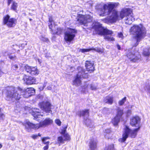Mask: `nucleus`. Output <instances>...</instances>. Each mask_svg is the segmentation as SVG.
I'll use <instances>...</instances> for the list:
<instances>
[{
    "mask_svg": "<svg viewBox=\"0 0 150 150\" xmlns=\"http://www.w3.org/2000/svg\"><path fill=\"white\" fill-rule=\"evenodd\" d=\"M142 54L145 56H149L150 55V48L148 47L144 48L143 50Z\"/></svg>",
    "mask_w": 150,
    "mask_h": 150,
    "instance_id": "nucleus-27",
    "label": "nucleus"
},
{
    "mask_svg": "<svg viewBox=\"0 0 150 150\" xmlns=\"http://www.w3.org/2000/svg\"><path fill=\"white\" fill-rule=\"evenodd\" d=\"M16 46H18L17 45H15Z\"/></svg>",
    "mask_w": 150,
    "mask_h": 150,
    "instance_id": "nucleus-57",
    "label": "nucleus"
},
{
    "mask_svg": "<svg viewBox=\"0 0 150 150\" xmlns=\"http://www.w3.org/2000/svg\"><path fill=\"white\" fill-rule=\"evenodd\" d=\"M99 15L100 16H104L109 15L110 16L106 19L108 23H112L115 22L117 20L121 19V13L122 11L119 12L116 10H98Z\"/></svg>",
    "mask_w": 150,
    "mask_h": 150,
    "instance_id": "nucleus-3",
    "label": "nucleus"
},
{
    "mask_svg": "<svg viewBox=\"0 0 150 150\" xmlns=\"http://www.w3.org/2000/svg\"><path fill=\"white\" fill-rule=\"evenodd\" d=\"M117 48L119 50H120L121 49V47L119 45H117Z\"/></svg>",
    "mask_w": 150,
    "mask_h": 150,
    "instance_id": "nucleus-51",
    "label": "nucleus"
},
{
    "mask_svg": "<svg viewBox=\"0 0 150 150\" xmlns=\"http://www.w3.org/2000/svg\"><path fill=\"white\" fill-rule=\"evenodd\" d=\"M50 55H48L47 57H50Z\"/></svg>",
    "mask_w": 150,
    "mask_h": 150,
    "instance_id": "nucleus-59",
    "label": "nucleus"
},
{
    "mask_svg": "<svg viewBox=\"0 0 150 150\" xmlns=\"http://www.w3.org/2000/svg\"><path fill=\"white\" fill-rule=\"evenodd\" d=\"M97 141L95 138H91L89 141V147L90 150H96Z\"/></svg>",
    "mask_w": 150,
    "mask_h": 150,
    "instance_id": "nucleus-21",
    "label": "nucleus"
},
{
    "mask_svg": "<svg viewBox=\"0 0 150 150\" xmlns=\"http://www.w3.org/2000/svg\"><path fill=\"white\" fill-rule=\"evenodd\" d=\"M42 139H43V141L44 142V140L45 139L46 140L47 139H49L50 138H49V137H44V138H42Z\"/></svg>",
    "mask_w": 150,
    "mask_h": 150,
    "instance_id": "nucleus-49",
    "label": "nucleus"
},
{
    "mask_svg": "<svg viewBox=\"0 0 150 150\" xmlns=\"http://www.w3.org/2000/svg\"><path fill=\"white\" fill-rule=\"evenodd\" d=\"M39 106L40 108L46 113H52L51 109L53 107L50 102L48 101H43L40 103Z\"/></svg>",
    "mask_w": 150,
    "mask_h": 150,
    "instance_id": "nucleus-13",
    "label": "nucleus"
},
{
    "mask_svg": "<svg viewBox=\"0 0 150 150\" xmlns=\"http://www.w3.org/2000/svg\"><path fill=\"white\" fill-rule=\"evenodd\" d=\"M52 32L53 34H57L58 35H59L61 34L63 32V29H62L61 28H58L57 29V31L56 32H53L52 31H51Z\"/></svg>",
    "mask_w": 150,
    "mask_h": 150,
    "instance_id": "nucleus-31",
    "label": "nucleus"
},
{
    "mask_svg": "<svg viewBox=\"0 0 150 150\" xmlns=\"http://www.w3.org/2000/svg\"><path fill=\"white\" fill-rule=\"evenodd\" d=\"M132 10H122L121 13V19L125 17V22L126 23L130 24L134 21V18L133 16Z\"/></svg>",
    "mask_w": 150,
    "mask_h": 150,
    "instance_id": "nucleus-8",
    "label": "nucleus"
},
{
    "mask_svg": "<svg viewBox=\"0 0 150 150\" xmlns=\"http://www.w3.org/2000/svg\"><path fill=\"white\" fill-rule=\"evenodd\" d=\"M86 11L87 12H88V11Z\"/></svg>",
    "mask_w": 150,
    "mask_h": 150,
    "instance_id": "nucleus-58",
    "label": "nucleus"
},
{
    "mask_svg": "<svg viewBox=\"0 0 150 150\" xmlns=\"http://www.w3.org/2000/svg\"><path fill=\"white\" fill-rule=\"evenodd\" d=\"M52 85L51 84H49L47 86V88L48 90H51L52 89Z\"/></svg>",
    "mask_w": 150,
    "mask_h": 150,
    "instance_id": "nucleus-44",
    "label": "nucleus"
},
{
    "mask_svg": "<svg viewBox=\"0 0 150 150\" xmlns=\"http://www.w3.org/2000/svg\"><path fill=\"white\" fill-rule=\"evenodd\" d=\"M17 6V4L16 3L14 2L11 6L12 9H16Z\"/></svg>",
    "mask_w": 150,
    "mask_h": 150,
    "instance_id": "nucleus-37",
    "label": "nucleus"
},
{
    "mask_svg": "<svg viewBox=\"0 0 150 150\" xmlns=\"http://www.w3.org/2000/svg\"><path fill=\"white\" fill-rule=\"evenodd\" d=\"M119 5L118 3L109 2L106 4L103 5L101 4H98L96 6V8L99 9L102 8L103 6L104 9H113L116 8Z\"/></svg>",
    "mask_w": 150,
    "mask_h": 150,
    "instance_id": "nucleus-12",
    "label": "nucleus"
},
{
    "mask_svg": "<svg viewBox=\"0 0 150 150\" xmlns=\"http://www.w3.org/2000/svg\"><path fill=\"white\" fill-rule=\"evenodd\" d=\"M104 101L105 103L111 104L113 102V97L110 96H107L105 99Z\"/></svg>",
    "mask_w": 150,
    "mask_h": 150,
    "instance_id": "nucleus-28",
    "label": "nucleus"
},
{
    "mask_svg": "<svg viewBox=\"0 0 150 150\" xmlns=\"http://www.w3.org/2000/svg\"><path fill=\"white\" fill-rule=\"evenodd\" d=\"M81 93H86L88 92L89 89H90L93 90H96L97 87L94 84L92 83H90L88 82L87 81L83 83L81 86Z\"/></svg>",
    "mask_w": 150,
    "mask_h": 150,
    "instance_id": "nucleus-14",
    "label": "nucleus"
},
{
    "mask_svg": "<svg viewBox=\"0 0 150 150\" xmlns=\"http://www.w3.org/2000/svg\"><path fill=\"white\" fill-rule=\"evenodd\" d=\"M29 20H30V21H32V19H30H30H29Z\"/></svg>",
    "mask_w": 150,
    "mask_h": 150,
    "instance_id": "nucleus-55",
    "label": "nucleus"
},
{
    "mask_svg": "<svg viewBox=\"0 0 150 150\" xmlns=\"http://www.w3.org/2000/svg\"><path fill=\"white\" fill-rule=\"evenodd\" d=\"M4 115V114H3L0 113V119H2L3 118V116Z\"/></svg>",
    "mask_w": 150,
    "mask_h": 150,
    "instance_id": "nucleus-50",
    "label": "nucleus"
},
{
    "mask_svg": "<svg viewBox=\"0 0 150 150\" xmlns=\"http://www.w3.org/2000/svg\"><path fill=\"white\" fill-rule=\"evenodd\" d=\"M83 12V10H82V12Z\"/></svg>",
    "mask_w": 150,
    "mask_h": 150,
    "instance_id": "nucleus-60",
    "label": "nucleus"
},
{
    "mask_svg": "<svg viewBox=\"0 0 150 150\" xmlns=\"http://www.w3.org/2000/svg\"><path fill=\"white\" fill-rule=\"evenodd\" d=\"M77 31L75 29L68 28L64 33V39L67 43L73 41L76 36Z\"/></svg>",
    "mask_w": 150,
    "mask_h": 150,
    "instance_id": "nucleus-10",
    "label": "nucleus"
},
{
    "mask_svg": "<svg viewBox=\"0 0 150 150\" xmlns=\"http://www.w3.org/2000/svg\"><path fill=\"white\" fill-rule=\"evenodd\" d=\"M26 91H23L22 89L20 88H16L13 86L8 87L6 88L5 94V99L7 100H12L14 99L19 100L21 95L25 98L28 95L26 94Z\"/></svg>",
    "mask_w": 150,
    "mask_h": 150,
    "instance_id": "nucleus-1",
    "label": "nucleus"
},
{
    "mask_svg": "<svg viewBox=\"0 0 150 150\" xmlns=\"http://www.w3.org/2000/svg\"><path fill=\"white\" fill-rule=\"evenodd\" d=\"M94 50L98 52H100V50L99 48H97L96 49H82L80 50V51L82 52H88L89 51L92 50Z\"/></svg>",
    "mask_w": 150,
    "mask_h": 150,
    "instance_id": "nucleus-29",
    "label": "nucleus"
},
{
    "mask_svg": "<svg viewBox=\"0 0 150 150\" xmlns=\"http://www.w3.org/2000/svg\"><path fill=\"white\" fill-rule=\"evenodd\" d=\"M66 130L65 129H64L62 130L61 132V134L62 135L63 137H64V135H69L67 134H66Z\"/></svg>",
    "mask_w": 150,
    "mask_h": 150,
    "instance_id": "nucleus-41",
    "label": "nucleus"
},
{
    "mask_svg": "<svg viewBox=\"0 0 150 150\" xmlns=\"http://www.w3.org/2000/svg\"><path fill=\"white\" fill-rule=\"evenodd\" d=\"M24 69L27 73L32 75H38L39 73L37 67L29 66L28 65L24 67Z\"/></svg>",
    "mask_w": 150,
    "mask_h": 150,
    "instance_id": "nucleus-16",
    "label": "nucleus"
},
{
    "mask_svg": "<svg viewBox=\"0 0 150 150\" xmlns=\"http://www.w3.org/2000/svg\"><path fill=\"white\" fill-rule=\"evenodd\" d=\"M24 69L27 73L32 75H38L39 73L37 67L29 66L28 65L24 67Z\"/></svg>",
    "mask_w": 150,
    "mask_h": 150,
    "instance_id": "nucleus-15",
    "label": "nucleus"
},
{
    "mask_svg": "<svg viewBox=\"0 0 150 150\" xmlns=\"http://www.w3.org/2000/svg\"><path fill=\"white\" fill-rule=\"evenodd\" d=\"M147 92L150 97V85L146 87Z\"/></svg>",
    "mask_w": 150,
    "mask_h": 150,
    "instance_id": "nucleus-39",
    "label": "nucleus"
},
{
    "mask_svg": "<svg viewBox=\"0 0 150 150\" xmlns=\"http://www.w3.org/2000/svg\"><path fill=\"white\" fill-rule=\"evenodd\" d=\"M140 128V127L133 130H131L127 126H125L124 128L122 137L119 139V141L121 142H124L130 135L132 138H134L137 134V132Z\"/></svg>",
    "mask_w": 150,
    "mask_h": 150,
    "instance_id": "nucleus-6",
    "label": "nucleus"
},
{
    "mask_svg": "<svg viewBox=\"0 0 150 150\" xmlns=\"http://www.w3.org/2000/svg\"><path fill=\"white\" fill-rule=\"evenodd\" d=\"M70 139V138L69 135H64L63 138L62 136H59L58 137L57 141L58 143L59 144V145L61 144L64 143V142L65 141L69 140Z\"/></svg>",
    "mask_w": 150,
    "mask_h": 150,
    "instance_id": "nucleus-24",
    "label": "nucleus"
},
{
    "mask_svg": "<svg viewBox=\"0 0 150 150\" xmlns=\"http://www.w3.org/2000/svg\"><path fill=\"white\" fill-rule=\"evenodd\" d=\"M111 132V130L109 129H105L104 131V133H106L107 134H109Z\"/></svg>",
    "mask_w": 150,
    "mask_h": 150,
    "instance_id": "nucleus-43",
    "label": "nucleus"
},
{
    "mask_svg": "<svg viewBox=\"0 0 150 150\" xmlns=\"http://www.w3.org/2000/svg\"><path fill=\"white\" fill-rule=\"evenodd\" d=\"M105 150H115L113 144H111L106 148Z\"/></svg>",
    "mask_w": 150,
    "mask_h": 150,
    "instance_id": "nucleus-35",
    "label": "nucleus"
},
{
    "mask_svg": "<svg viewBox=\"0 0 150 150\" xmlns=\"http://www.w3.org/2000/svg\"><path fill=\"white\" fill-rule=\"evenodd\" d=\"M52 120L50 118L46 119L44 121L40 122L39 124L35 125L29 122H27L25 125V128L29 132L30 129L37 128L40 127H44L52 124Z\"/></svg>",
    "mask_w": 150,
    "mask_h": 150,
    "instance_id": "nucleus-5",
    "label": "nucleus"
},
{
    "mask_svg": "<svg viewBox=\"0 0 150 150\" xmlns=\"http://www.w3.org/2000/svg\"><path fill=\"white\" fill-rule=\"evenodd\" d=\"M1 111V109H0V112Z\"/></svg>",
    "mask_w": 150,
    "mask_h": 150,
    "instance_id": "nucleus-61",
    "label": "nucleus"
},
{
    "mask_svg": "<svg viewBox=\"0 0 150 150\" xmlns=\"http://www.w3.org/2000/svg\"><path fill=\"white\" fill-rule=\"evenodd\" d=\"M125 9L127 10V9H130L129 8H126Z\"/></svg>",
    "mask_w": 150,
    "mask_h": 150,
    "instance_id": "nucleus-56",
    "label": "nucleus"
},
{
    "mask_svg": "<svg viewBox=\"0 0 150 150\" xmlns=\"http://www.w3.org/2000/svg\"><path fill=\"white\" fill-rule=\"evenodd\" d=\"M18 68V66L17 64L13 65L12 66V69L15 70H16Z\"/></svg>",
    "mask_w": 150,
    "mask_h": 150,
    "instance_id": "nucleus-38",
    "label": "nucleus"
},
{
    "mask_svg": "<svg viewBox=\"0 0 150 150\" xmlns=\"http://www.w3.org/2000/svg\"><path fill=\"white\" fill-rule=\"evenodd\" d=\"M47 82L45 81L43 84H41L38 87L39 88L40 91L43 90L47 84Z\"/></svg>",
    "mask_w": 150,
    "mask_h": 150,
    "instance_id": "nucleus-33",
    "label": "nucleus"
},
{
    "mask_svg": "<svg viewBox=\"0 0 150 150\" xmlns=\"http://www.w3.org/2000/svg\"><path fill=\"white\" fill-rule=\"evenodd\" d=\"M128 113H131V110H129L128 111Z\"/></svg>",
    "mask_w": 150,
    "mask_h": 150,
    "instance_id": "nucleus-53",
    "label": "nucleus"
},
{
    "mask_svg": "<svg viewBox=\"0 0 150 150\" xmlns=\"http://www.w3.org/2000/svg\"><path fill=\"white\" fill-rule=\"evenodd\" d=\"M32 110L33 112L32 115L34 118L37 120L40 121V120L39 118H40L41 117H42L43 116V115L40 114V110L35 108H33Z\"/></svg>",
    "mask_w": 150,
    "mask_h": 150,
    "instance_id": "nucleus-22",
    "label": "nucleus"
},
{
    "mask_svg": "<svg viewBox=\"0 0 150 150\" xmlns=\"http://www.w3.org/2000/svg\"><path fill=\"white\" fill-rule=\"evenodd\" d=\"M48 145L46 144V145L43 148L44 150H47L48 149Z\"/></svg>",
    "mask_w": 150,
    "mask_h": 150,
    "instance_id": "nucleus-46",
    "label": "nucleus"
},
{
    "mask_svg": "<svg viewBox=\"0 0 150 150\" xmlns=\"http://www.w3.org/2000/svg\"><path fill=\"white\" fill-rule=\"evenodd\" d=\"M77 114L80 117L81 116L83 117L84 119H85L86 124L87 125L86 122L87 121H90L89 120L86 119L89 116L88 110H85L79 111L77 112Z\"/></svg>",
    "mask_w": 150,
    "mask_h": 150,
    "instance_id": "nucleus-20",
    "label": "nucleus"
},
{
    "mask_svg": "<svg viewBox=\"0 0 150 150\" xmlns=\"http://www.w3.org/2000/svg\"><path fill=\"white\" fill-rule=\"evenodd\" d=\"M26 94H28L27 96L26 97H29L33 95L35 92V90L33 88H28L26 90Z\"/></svg>",
    "mask_w": 150,
    "mask_h": 150,
    "instance_id": "nucleus-26",
    "label": "nucleus"
},
{
    "mask_svg": "<svg viewBox=\"0 0 150 150\" xmlns=\"http://www.w3.org/2000/svg\"><path fill=\"white\" fill-rule=\"evenodd\" d=\"M24 82L28 85L35 84L36 82L35 78L32 76H28L24 75L23 79Z\"/></svg>",
    "mask_w": 150,
    "mask_h": 150,
    "instance_id": "nucleus-19",
    "label": "nucleus"
},
{
    "mask_svg": "<svg viewBox=\"0 0 150 150\" xmlns=\"http://www.w3.org/2000/svg\"><path fill=\"white\" fill-rule=\"evenodd\" d=\"M88 3L90 4L91 6H92L93 2L92 1H90L88 2Z\"/></svg>",
    "mask_w": 150,
    "mask_h": 150,
    "instance_id": "nucleus-47",
    "label": "nucleus"
},
{
    "mask_svg": "<svg viewBox=\"0 0 150 150\" xmlns=\"http://www.w3.org/2000/svg\"><path fill=\"white\" fill-rule=\"evenodd\" d=\"M37 137V135H34L32 136V137L34 139L36 138Z\"/></svg>",
    "mask_w": 150,
    "mask_h": 150,
    "instance_id": "nucleus-52",
    "label": "nucleus"
},
{
    "mask_svg": "<svg viewBox=\"0 0 150 150\" xmlns=\"http://www.w3.org/2000/svg\"><path fill=\"white\" fill-rule=\"evenodd\" d=\"M55 122L58 125L60 126L61 125V122L60 120L58 119H56L55 120Z\"/></svg>",
    "mask_w": 150,
    "mask_h": 150,
    "instance_id": "nucleus-40",
    "label": "nucleus"
},
{
    "mask_svg": "<svg viewBox=\"0 0 150 150\" xmlns=\"http://www.w3.org/2000/svg\"><path fill=\"white\" fill-rule=\"evenodd\" d=\"M135 54L134 52H132V51L129 52L127 54V57L131 61L134 62H138L141 60V56L139 54L136 56L138 54Z\"/></svg>",
    "mask_w": 150,
    "mask_h": 150,
    "instance_id": "nucleus-18",
    "label": "nucleus"
},
{
    "mask_svg": "<svg viewBox=\"0 0 150 150\" xmlns=\"http://www.w3.org/2000/svg\"><path fill=\"white\" fill-rule=\"evenodd\" d=\"M78 73L73 80L72 84L78 86L81 85V79L82 78H86L88 77V74L85 73V70L82 67H79L78 68Z\"/></svg>",
    "mask_w": 150,
    "mask_h": 150,
    "instance_id": "nucleus-7",
    "label": "nucleus"
},
{
    "mask_svg": "<svg viewBox=\"0 0 150 150\" xmlns=\"http://www.w3.org/2000/svg\"><path fill=\"white\" fill-rule=\"evenodd\" d=\"M94 63L93 62L86 61L85 63V66L87 71H93L94 70Z\"/></svg>",
    "mask_w": 150,
    "mask_h": 150,
    "instance_id": "nucleus-25",
    "label": "nucleus"
},
{
    "mask_svg": "<svg viewBox=\"0 0 150 150\" xmlns=\"http://www.w3.org/2000/svg\"><path fill=\"white\" fill-rule=\"evenodd\" d=\"M127 100V98L126 97H124L121 100H120L118 102L119 105L120 106L123 105Z\"/></svg>",
    "mask_w": 150,
    "mask_h": 150,
    "instance_id": "nucleus-32",
    "label": "nucleus"
},
{
    "mask_svg": "<svg viewBox=\"0 0 150 150\" xmlns=\"http://www.w3.org/2000/svg\"><path fill=\"white\" fill-rule=\"evenodd\" d=\"M140 122V119L138 116L133 117L130 120V124L132 126L139 127Z\"/></svg>",
    "mask_w": 150,
    "mask_h": 150,
    "instance_id": "nucleus-23",
    "label": "nucleus"
},
{
    "mask_svg": "<svg viewBox=\"0 0 150 150\" xmlns=\"http://www.w3.org/2000/svg\"><path fill=\"white\" fill-rule=\"evenodd\" d=\"M76 21V23L80 25H83L84 26H87V23L91 22L92 20V17L89 15H84L80 13Z\"/></svg>",
    "mask_w": 150,
    "mask_h": 150,
    "instance_id": "nucleus-9",
    "label": "nucleus"
},
{
    "mask_svg": "<svg viewBox=\"0 0 150 150\" xmlns=\"http://www.w3.org/2000/svg\"><path fill=\"white\" fill-rule=\"evenodd\" d=\"M4 55L5 56H8L9 58L11 60H14L16 58V56L14 55L10 54L8 52H5Z\"/></svg>",
    "mask_w": 150,
    "mask_h": 150,
    "instance_id": "nucleus-30",
    "label": "nucleus"
},
{
    "mask_svg": "<svg viewBox=\"0 0 150 150\" xmlns=\"http://www.w3.org/2000/svg\"><path fill=\"white\" fill-rule=\"evenodd\" d=\"M130 31L133 33L135 35L136 43L134 46L136 47L138 45L141 40L145 36L146 34L145 28L141 24L139 25H134L131 28Z\"/></svg>",
    "mask_w": 150,
    "mask_h": 150,
    "instance_id": "nucleus-4",
    "label": "nucleus"
},
{
    "mask_svg": "<svg viewBox=\"0 0 150 150\" xmlns=\"http://www.w3.org/2000/svg\"><path fill=\"white\" fill-rule=\"evenodd\" d=\"M40 39L41 40L43 41L47 42L48 41V39L47 38L44 37H43L42 36H41L40 37Z\"/></svg>",
    "mask_w": 150,
    "mask_h": 150,
    "instance_id": "nucleus-36",
    "label": "nucleus"
},
{
    "mask_svg": "<svg viewBox=\"0 0 150 150\" xmlns=\"http://www.w3.org/2000/svg\"><path fill=\"white\" fill-rule=\"evenodd\" d=\"M16 20L15 18H10L9 15H7L3 17V23L9 27H13L16 23Z\"/></svg>",
    "mask_w": 150,
    "mask_h": 150,
    "instance_id": "nucleus-11",
    "label": "nucleus"
},
{
    "mask_svg": "<svg viewBox=\"0 0 150 150\" xmlns=\"http://www.w3.org/2000/svg\"><path fill=\"white\" fill-rule=\"evenodd\" d=\"M42 141L43 143L45 144H49L50 143V142L49 141L46 142V140H45V139L44 140V142L43 141V139H42Z\"/></svg>",
    "mask_w": 150,
    "mask_h": 150,
    "instance_id": "nucleus-45",
    "label": "nucleus"
},
{
    "mask_svg": "<svg viewBox=\"0 0 150 150\" xmlns=\"http://www.w3.org/2000/svg\"><path fill=\"white\" fill-rule=\"evenodd\" d=\"M52 18L51 17H50L49 18V21L50 23H48L49 24V28L51 29V31H52L53 32V29H52V24L51 23L52 21Z\"/></svg>",
    "mask_w": 150,
    "mask_h": 150,
    "instance_id": "nucleus-34",
    "label": "nucleus"
},
{
    "mask_svg": "<svg viewBox=\"0 0 150 150\" xmlns=\"http://www.w3.org/2000/svg\"><path fill=\"white\" fill-rule=\"evenodd\" d=\"M13 0H8V4L9 5Z\"/></svg>",
    "mask_w": 150,
    "mask_h": 150,
    "instance_id": "nucleus-48",
    "label": "nucleus"
},
{
    "mask_svg": "<svg viewBox=\"0 0 150 150\" xmlns=\"http://www.w3.org/2000/svg\"><path fill=\"white\" fill-rule=\"evenodd\" d=\"M2 146V145L1 144H0V149H1Z\"/></svg>",
    "mask_w": 150,
    "mask_h": 150,
    "instance_id": "nucleus-54",
    "label": "nucleus"
},
{
    "mask_svg": "<svg viewBox=\"0 0 150 150\" xmlns=\"http://www.w3.org/2000/svg\"><path fill=\"white\" fill-rule=\"evenodd\" d=\"M123 114V110L118 108L117 110V114L112 120V122L114 126L117 125L120 122L122 116Z\"/></svg>",
    "mask_w": 150,
    "mask_h": 150,
    "instance_id": "nucleus-17",
    "label": "nucleus"
},
{
    "mask_svg": "<svg viewBox=\"0 0 150 150\" xmlns=\"http://www.w3.org/2000/svg\"><path fill=\"white\" fill-rule=\"evenodd\" d=\"M118 36L119 38L122 39L124 37L122 33H118Z\"/></svg>",
    "mask_w": 150,
    "mask_h": 150,
    "instance_id": "nucleus-42",
    "label": "nucleus"
},
{
    "mask_svg": "<svg viewBox=\"0 0 150 150\" xmlns=\"http://www.w3.org/2000/svg\"><path fill=\"white\" fill-rule=\"evenodd\" d=\"M92 28L94 29L96 33L100 35H103L105 39L108 41L115 40L112 37L113 32L107 28H104L100 23L96 22L93 24Z\"/></svg>",
    "mask_w": 150,
    "mask_h": 150,
    "instance_id": "nucleus-2",
    "label": "nucleus"
}]
</instances>
